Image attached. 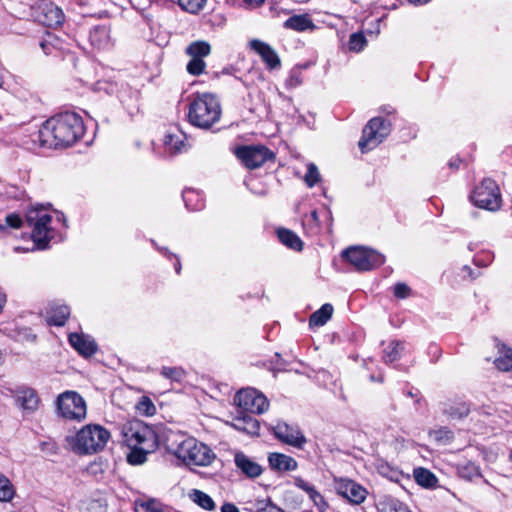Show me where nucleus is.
I'll list each match as a JSON object with an SVG mask.
<instances>
[{"label": "nucleus", "mask_w": 512, "mask_h": 512, "mask_svg": "<svg viewBox=\"0 0 512 512\" xmlns=\"http://www.w3.org/2000/svg\"><path fill=\"white\" fill-rule=\"evenodd\" d=\"M69 315L70 309L68 306H57L56 308H53L50 312L49 323L56 326H62L65 324Z\"/></svg>", "instance_id": "35"}, {"label": "nucleus", "mask_w": 512, "mask_h": 512, "mask_svg": "<svg viewBox=\"0 0 512 512\" xmlns=\"http://www.w3.org/2000/svg\"><path fill=\"white\" fill-rule=\"evenodd\" d=\"M243 1L250 8L259 7L265 2V0H243Z\"/></svg>", "instance_id": "49"}, {"label": "nucleus", "mask_w": 512, "mask_h": 512, "mask_svg": "<svg viewBox=\"0 0 512 512\" xmlns=\"http://www.w3.org/2000/svg\"><path fill=\"white\" fill-rule=\"evenodd\" d=\"M333 306L329 303L322 305L309 319L310 326H323L332 317Z\"/></svg>", "instance_id": "31"}, {"label": "nucleus", "mask_w": 512, "mask_h": 512, "mask_svg": "<svg viewBox=\"0 0 512 512\" xmlns=\"http://www.w3.org/2000/svg\"><path fill=\"white\" fill-rule=\"evenodd\" d=\"M84 131L82 118L74 112H65L43 124L39 130V140L46 147H66L80 139Z\"/></svg>", "instance_id": "1"}, {"label": "nucleus", "mask_w": 512, "mask_h": 512, "mask_svg": "<svg viewBox=\"0 0 512 512\" xmlns=\"http://www.w3.org/2000/svg\"><path fill=\"white\" fill-rule=\"evenodd\" d=\"M15 399L18 406L29 412L35 411L39 404L37 393L31 388L19 389L16 393Z\"/></svg>", "instance_id": "24"}, {"label": "nucleus", "mask_w": 512, "mask_h": 512, "mask_svg": "<svg viewBox=\"0 0 512 512\" xmlns=\"http://www.w3.org/2000/svg\"><path fill=\"white\" fill-rule=\"evenodd\" d=\"M283 26L286 29L297 32H303L315 27L312 19L307 14L293 15L284 22Z\"/></svg>", "instance_id": "26"}, {"label": "nucleus", "mask_w": 512, "mask_h": 512, "mask_svg": "<svg viewBox=\"0 0 512 512\" xmlns=\"http://www.w3.org/2000/svg\"><path fill=\"white\" fill-rule=\"evenodd\" d=\"M35 19L44 26L56 27L63 23L64 14L54 3L42 0L34 7Z\"/></svg>", "instance_id": "14"}, {"label": "nucleus", "mask_w": 512, "mask_h": 512, "mask_svg": "<svg viewBox=\"0 0 512 512\" xmlns=\"http://www.w3.org/2000/svg\"><path fill=\"white\" fill-rule=\"evenodd\" d=\"M366 43L364 36L360 33H354L350 36L349 49L352 51H360Z\"/></svg>", "instance_id": "42"}, {"label": "nucleus", "mask_w": 512, "mask_h": 512, "mask_svg": "<svg viewBox=\"0 0 512 512\" xmlns=\"http://www.w3.org/2000/svg\"><path fill=\"white\" fill-rule=\"evenodd\" d=\"M146 512H163L160 508L155 506H148Z\"/></svg>", "instance_id": "51"}, {"label": "nucleus", "mask_w": 512, "mask_h": 512, "mask_svg": "<svg viewBox=\"0 0 512 512\" xmlns=\"http://www.w3.org/2000/svg\"><path fill=\"white\" fill-rule=\"evenodd\" d=\"M436 435L438 439L446 438L447 440H451L453 438V433L446 428L437 430Z\"/></svg>", "instance_id": "46"}, {"label": "nucleus", "mask_w": 512, "mask_h": 512, "mask_svg": "<svg viewBox=\"0 0 512 512\" xmlns=\"http://www.w3.org/2000/svg\"><path fill=\"white\" fill-rule=\"evenodd\" d=\"M143 404H147V406H148L149 408H151L152 410H154V409H155V408H154V406H153V404H152L149 400H147V401L143 402Z\"/></svg>", "instance_id": "55"}, {"label": "nucleus", "mask_w": 512, "mask_h": 512, "mask_svg": "<svg viewBox=\"0 0 512 512\" xmlns=\"http://www.w3.org/2000/svg\"><path fill=\"white\" fill-rule=\"evenodd\" d=\"M153 445L137 446L130 448L127 454V461L131 465H141L147 460V455L153 450Z\"/></svg>", "instance_id": "30"}, {"label": "nucleus", "mask_w": 512, "mask_h": 512, "mask_svg": "<svg viewBox=\"0 0 512 512\" xmlns=\"http://www.w3.org/2000/svg\"><path fill=\"white\" fill-rule=\"evenodd\" d=\"M4 230H6V227L4 225L0 224V231H4Z\"/></svg>", "instance_id": "58"}, {"label": "nucleus", "mask_w": 512, "mask_h": 512, "mask_svg": "<svg viewBox=\"0 0 512 512\" xmlns=\"http://www.w3.org/2000/svg\"><path fill=\"white\" fill-rule=\"evenodd\" d=\"M275 509L276 508L274 506H268V507H265V508H262V509L258 510V512H272Z\"/></svg>", "instance_id": "52"}, {"label": "nucleus", "mask_w": 512, "mask_h": 512, "mask_svg": "<svg viewBox=\"0 0 512 512\" xmlns=\"http://www.w3.org/2000/svg\"><path fill=\"white\" fill-rule=\"evenodd\" d=\"M59 414L71 420H81L86 416L85 400L75 391H66L57 398Z\"/></svg>", "instance_id": "10"}, {"label": "nucleus", "mask_w": 512, "mask_h": 512, "mask_svg": "<svg viewBox=\"0 0 512 512\" xmlns=\"http://www.w3.org/2000/svg\"><path fill=\"white\" fill-rule=\"evenodd\" d=\"M236 156L248 169H256L273 159L274 153L265 146L248 145L237 148Z\"/></svg>", "instance_id": "12"}, {"label": "nucleus", "mask_w": 512, "mask_h": 512, "mask_svg": "<svg viewBox=\"0 0 512 512\" xmlns=\"http://www.w3.org/2000/svg\"><path fill=\"white\" fill-rule=\"evenodd\" d=\"M320 179L319 171L315 164L310 163L307 167L305 182L309 187H313Z\"/></svg>", "instance_id": "40"}, {"label": "nucleus", "mask_w": 512, "mask_h": 512, "mask_svg": "<svg viewBox=\"0 0 512 512\" xmlns=\"http://www.w3.org/2000/svg\"><path fill=\"white\" fill-rule=\"evenodd\" d=\"M90 44L99 50L109 49L113 46L114 40L111 35L110 25H96L89 31Z\"/></svg>", "instance_id": "17"}, {"label": "nucleus", "mask_w": 512, "mask_h": 512, "mask_svg": "<svg viewBox=\"0 0 512 512\" xmlns=\"http://www.w3.org/2000/svg\"><path fill=\"white\" fill-rule=\"evenodd\" d=\"M294 484L296 487L306 492L309 498L320 510L323 511L325 508H327L328 505L324 500L323 496L316 490V488L312 484L308 483L301 477H295Z\"/></svg>", "instance_id": "25"}, {"label": "nucleus", "mask_w": 512, "mask_h": 512, "mask_svg": "<svg viewBox=\"0 0 512 512\" xmlns=\"http://www.w3.org/2000/svg\"><path fill=\"white\" fill-rule=\"evenodd\" d=\"M110 436V432L103 426L88 424L74 435L67 436L66 441L77 455H91L102 451Z\"/></svg>", "instance_id": "3"}, {"label": "nucleus", "mask_w": 512, "mask_h": 512, "mask_svg": "<svg viewBox=\"0 0 512 512\" xmlns=\"http://www.w3.org/2000/svg\"><path fill=\"white\" fill-rule=\"evenodd\" d=\"M250 47L260 55L268 69L274 70L280 68L281 60L276 51L269 44L254 39L250 42Z\"/></svg>", "instance_id": "18"}, {"label": "nucleus", "mask_w": 512, "mask_h": 512, "mask_svg": "<svg viewBox=\"0 0 512 512\" xmlns=\"http://www.w3.org/2000/svg\"><path fill=\"white\" fill-rule=\"evenodd\" d=\"M5 222L9 227L14 229L21 228L23 224L21 217L16 213L8 214L5 218Z\"/></svg>", "instance_id": "44"}, {"label": "nucleus", "mask_w": 512, "mask_h": 512, "mask_svg": "<svg viewBox=\"0 0 512 512\" xmlns=\"http://www.w3.org/2000/svg\"><path fill=\"white\" fill-rule=\"evenodd\" d=\"M17 340H34L35 335H33L28 328H22L18 331V334L16 336Z\"/></svg>", "instance_id": "45"}, {"label": "nucleus", "mask_w": 512, "mask_h": 512, "mask_svg": "<svg viewBox=\"0 0 512 512\" xmlns=\"http://www.w3.org/2000/svg\"><path fill=\"white\" fill-rule=\"evenodd\" d=\"M16 494V489L9 478L0 473V502H10Z\"/></svg>", "instance_id": "33"}, {"label": "nucleus", "mask_w": 512, "mask_h": 512, "mask_svg": "<svg viewBox=\"0 0 512 512\" xmlns=\"http://www.w3.org/2000/svg\"><path fill=\"white\" fill-rule=\"evenodd\" d=\"M234 462L236 467L249 478H256L262 474L263 470L261 465L243 452H237L235 454Z\"/></svg>", "instance_id": "21"}, {"label": "nucleus", "mask_w": 512, "mask_h": 512, "mask_svg": "<svg viewBox=\"0 0 512 512\" xmlns=\"http://www.w3.org/2000/svg\"><path fill=\"white\" fill-rule=\"evenodd\" d=\"M342 257L358 271H368L385 262L382 254L365 247H350L342 252Z\"/></svg>", "instance_id": "6"}, {"label": "nucleus", "mask_w": 512, "mask_h": 512, "mask_svg": "<svg viewBox=\"0 0 512 512\" xmlns=\"http://www.w3.org/2000/svg\"><path fill=\"white\" fill-rule=\"evenodd\" d=\"M180 269H181V265H180V263H178V264L176 265V267H175V270H176V272H177V273H179V272H180Z\"/></svg>", "instance_id": "57"}, {"label": "nucleus", "mask_w": 512, "mask_h": 512, "mask_svg": "<svg viewBox=\"0 0 512 512\" xmlns=\"http://www.w3.org/2000/svg\"><path fill=\"white\" fill-rule=\"evenodd\" d=\"M273 431L278 440L295 448H302L307 442L306 437L298 427L285 422H278L273 427Z\"/></svg>", "instance_id": "16"}, {"label": "nucleus", "mask_w": 512, "mask_h": 512, "mask_svg": "<svg viewBox=\"0 0 512 512\" xmlns=\"http://www.w3.org/2000/svg\"><path fill=\"white\" fill-rule=\"evenodd\" d=\"M220 117V103L212 94H197L189 104L188 121L195 127L208 129L218 122Z\"/></svg>", "instance_id": "4"}, {"label": "nucleus", "mask_w": 512, "mask_h": 512, "mask_svg": "<svg viewBox=\"0 0 512 512\" xmlns=\"http://www.w3.org/2000/svg\"><path fill=\"white\" fill-rule=\"evenodd\" d=\"M164 144L170 151L179 152L184 142L180 135L169 133L165 136Z\"/></svg>", "instance_id": "38"}, {"label": "nucleus", "mask_w": 512, "mask_h": 512, "mask_svg": "<svg viewBox=\"0 0 512 512\" xmlns=\"http://www.w3.org/2000/svg\"><path fill=\"white\" fill-rule=\"evenodd\" d=\"M123 441L129 448L155 444L153 431L143 422L135 420L126 423L122 428Z\"/></svg>", "instance_id": "9"}, {"label": "nucleus", "mask_w": 512, "mask_h": 512, "mask_svg": "<svg viewBox=\"0 0 512 512\" xmlns=\"http://www.w3.org/2000/svg\"><path fill=\"white\" fill-rule=\"evenodd\" d=\"M188 496L193 503L204 510L213 511L216 508V504L213 499L201 490L193 489L190 491Z\"/></svg>", "instance_id": "29"}, {"label": "nucleus", "mask_w": 512, "mask_h": 512, "mask_svg": "<svg viewBox=\"0 0 512 512\" xmlns=\"http://www.w3.org/2000/svg\"><path fill=\"white\" fill-rule=\"evenodd\" d=\"M471 199L475 206L489 211H497L502 204L500 189L490 178L484 179L473 191Z\"/></svg>", "instance_id": "7"}, {"label": "nucleus", "mask_w": 512, "mask_h": 512, "mask_svg": "<svg viewBox=\"0 0 512 512\" xmlns=\"http://www.w3.org/2000/svg\"><path fill=\"white\" fill-rule=\"evenodd\" d=\"M278 238L281 243H283L288 248H291L296 251H301L303 248L302 240L291 230L288 229H278L277 231Z\"/></svg>", "instance_id": "28"}, {"label": "nucleus", "mask_w": 512, "mask_h": 512, "mask_svg": "<svg viewBox=\"0 0 512 512\" xmlns=\"http://www.w3.org/2000/svg\"><path fill=\"white\" fill-rule=\"evenodd\" d=\"M69 342L71 346L84 357L92 356L97 350L95 341L83 334L71 333L69 335Z\"/></svg>", "instance_id": "20"}, {"label": "nucleus", "mask_w": 512, "mask_h": 512, "mask_svg": "<svg viewBox=\"0 0 512 512\" xmlns=\"http://www.w3.org/2000/svg\"><path fill=\"white\" fill-rule=\"evenodd\" d=\"M196 193L193 190H186L183 192V200L187 207H189V201L196 197Z\"/></svg>", "instance_id": "47"}, {"label": "nucleus", "mask_w": 512, "mask_h": 512, "mask_svg": "<svg viewBox=\"0 0 512 512\" xmlns=\"http://www.w3.org/2000/svg\"><path fill=\"white\" fill-rule=\"evenodd\" d=\"M410 3L415 5H423L429 2L430 0H408Z\"/></svg>", "instance_id": "50"}, {"label": "nucleus", "mask_w": 512, "mask_h": 512, "mask_svg": "<svg viewBox=\"0 0 512 512\" xmlns=\"http://www.w3.org/2000/svg\"><path fill=\"white\" fill-rule=\"evenodd\" d=\"M335 489L340 496L352 504L364 502L367 496V490L363 486L347 478L335 480Z\"/></svg>", "instance_id": "15"}, {"label": "nucleus", "mask_w": 512, "mask_h": 512, "mask_svg": "<svg viewBox=\"0 0 512 512\" xmlns=\"http://www.w3.org/2000/svg\"><path fill=\"white\" fill-rule=\"evenodd\" d=\"M411 289L404 283H397L394 286V295L397 298L404 299L409 297Z\"/></svg>", "instance_id": "43"}, {"label": "nucleus", "mask_w": 512, "mask_h": 512, "mask_svg": "<svg viewBox=\"0 0 512 512\" xmlns=\"http://www.w3.org/2000/svg\"><path fill=\"white\" fill-rule=\"evenodd\" d=\"M161 375L172 381H181L185 376V371L181 367H167L161 368Z\"/></svg>", "instance_id": "37"}, {"label": "nucleus", "mask_w": 512, "mask_h": 512, "mask_svg": "<svg viewBox=\"0 0 512 512\" xmlns=\"http://www.w3.org/2000/svg\"><path fill=\"white\" fill-rule=\"evenodd\" d=\"M211 53V46L206 41H195L188 45L186 54L190 57L186 70L193 76H198L205 71L204 58Z\"/></svg>", "instance_id": "13"}, {"label": "nucleus", "mask_w": 512, "mask_h": 512, "mask_svg": "<svg viewBox=\"0 0 512 512\" xmlns=\"http://www.w3.org/2000/svg\"><path fill=\"white\" fill-rule=\"evenodd\" d=\"M268 462L270 468L277 472L294 471L298 467V463L293 457L283 453H270L268 456Z\"/></svg>", "instance_id": "22"}, {"label": "nucleus", "mask_w": 512, "mask_h": 512, "mask_svg": "<svg viewBox=\"0 0 512 512\" xmlns=\"http://www.w3.org/2000/svg\"><path fill=\"white\" fill-rule=\"evenodd\" d=\"M57 38L51 34H47V37L40 42V47L45 55L53 54V51L56 49L55 42Z\"/></svg>", "instance_id": "41"}, {"label": "nucleus", "mask_w": 512, "mask_h": 512, "mask_svg": "<svg viewBox=\"0 0 512 512\" xmlns=\"http://www.w3.org/2000/svg\"><path fill=\"white\" fill-rule=\"evenodd\" d=\"M404 351V344L400 341H391L384 350L383 359L386 363L398 360Z\"/></svg>", "instance_id": "34"}, {"label": "nucleus", "mask_w": 512, "mask_h": 512, "mask_svg": "<svg viewBox=\"0 0 512 512\" xmlns=\"http://www.w3.org/2000/svg\"><path fill=\"white\" fill-rule=\"evenodd\" d=\"M414 477L416 482L425 488H433L438 482L437 477L431 471L425 468L415 469Z\"/></svg>", "instance_id": "32"}, {"label": "nucleus", "mask_w": 512, "mask_h": 512, "mask_svg": "<svg viewBox=\"0 0 512 512\" xmlns=\"http://www.w3.org/2000/svg\"><path fill=\"white\" fill-rule=\"evenodd\" d=\"M221 512H239V509L234 504L225 503L221 507Z\"/></svg>", "instance_id": "48"}, {"label": "nucleus", "mask_w": 512, "mask_h": 512, "mask_svg": "<svg viewBox=\"0 0 512 512\" xmlns=\"http://www.w3.org/2000/svg\"><path fill=\"white\" fill-rule=\"evenodd\" d=\"M375 507L377 512H411L405 503L390 495H380Z\"/></svg>", "instance_id": "23"}, {"label": "nucleus", "mask_w": 512, "mask_h": 512, "mask_svg": "<svg viewBox=\"0 0 512 512\" xmlns=\"http://www.w3.org/2000/svg\"><path fill=\"white\" fill-rule=\"evenodd\" d=\"M442 412L451 420H462L471 411L470 403L462 399H449L442 403Z\"/></svg>", "instance_id": "19"}, {"label": "nucleus", "mask_w": 512, "mask_h": 512, "mask_svg": "<svg viewBox=\"0 0 512 512\" xmlns=\"http://www.w3.org/2000/svg\"><path fill=\"white\" fill-rule=\"evenodd\" d=\"M464 269L469 271L470 277L475 278V276L473 275V273L471 272V269L469 267L465 266Z\"/></svg>", "instance_id": "56"}, {"label": "nucleus", "mask_w": 512, "mask_h": 512, "mask_svg": "<svg viewBox=\"0 0 512 512\" xmlns=\"http://www.w3.org/2000/svg\"><path fill=\"white\" fill-rule=\"evenodd\" d=\"M390 133V123L381 117L372 118L364 127L358 143L364 153L377 147Z\"/></svg>", "instance_id": "8"}, {"label": "nucleus", "mask_w": 512, "mask_h": 512, "mask_svg": "<svg viewBox=\"0 0 512 512\" xmlns=\"http://www.w3.org/2000/svg\"><path fill=\"white\" fill-rule=\"evenodd\" d=\"M4 70L0 68V87L3 85L4 83Z\"/></svg>", "instance_id": "53"}, {"label": "nucleus", "mask_w": 512, "mask_h": 512, "mask_svg": "<svg viewBox=\"0 0 512 512\" xmlns=\"http://www.w3.org/2000/svg\"><path fill=\"white\" fill-rule=\"evenodd\" d=\"M311 217H312V219H313L315 222H318V221H319L317 211H315V210H314V211H312V213H311Z\"/></svg>", "instance_id": "54"}, {"label": "nucleus", "mask_w": 512, "mask_h": 512, "mask_svg": "<svg viewBox=\"0 0 512 512\" xmlns=\"http://www.w3.org/2000/svg\"><path fill=\"white\" fill-rule=\"evenodd\" d=\"M509 459L512 462V449H511V452H510V455H509Z\"/></svg>", "instance_id": "59"}, {"label": "nucleus", "mask_w": 512, "mask_h": 512, "mask_svg": "<svg viewBox=\"0 0 512 512\" xmlns=\"http://www.w3.org/2000/svg\"><path fill=\"white\" fill-rule=\"evenodd\" d=\"M26 221L33 227L32 239L39 249H45L52 238L50 223L52 217L43 211L42 207L30 209L26 215Z\"/></svg>", "instance_id": "5"}, {"label": "nucleus", "mask_w": 512, "mask_h": 512, "mask_svg": "<svg viewBox=\"0 0 512 512\" xmlns=\"http://www.w3.org/2000/svg\"><path fill=\"white\" fill-rule=\"evenodd\" d=\"M497 348L501 355L494 361L496 368L503 372L512 370V349L499 342L497 343Z\"/></svg>", "instance_id": "27"}, {"label": "nucleus", "mask_w": 512, "mask_h": 512, "mask_svg": "<svg viewBox=\"0 0 512 512\" xmlns=\"http://www.w3.org/2000/svg\"><path fill=\"white\" fill-rule=\"evenodd\" d=\"M234 403L243 412L252 414H262L269 407L266 397L254 388L239 390L234 397Z\"/></svg>", "instance_id": "11"}, {"label": "nucleus", "mask_w": 512, "mask_h": 512, "mask_svg": "<svg viewBox=\"0 0 512 512\" xmlns=\"http://www.w3.org/2000/svg\"><path fill=\"white\" fill-rule=\"evenodd\" d=\"M206 0H179L181 8L189 13H198L205 5Z\"/></svg>", "instance_id": "39"}, {"label": "nucleus", "mask_w": 512, "mask_h": 512, "mask_svg": "<svg viewBox=\"0 0 512 512\" xmlns=\"http://www.w3.org/2000/svg\"><path fill=\"white\" fill-rule=\"evenodd\" d=\"M167 449L189 466H209L216 457L204 443L181 434H172L167 439Z\"/></svg>", "instance_id": "2"}, {"label": "nucleus", "mask_w": 512, "mask_h": 512, "mask_svg": "<svg viewBox=\"0 0 512 512\" xmlns=\"http://www.w3.org/2000/svg\"><path fill=\"white\" fill-rule=\"evenodd\" d=\"M234 427L248 433H256L259 429V423L255 418L247 415L242 418H237Z\"/></svg>", "instance_id": "36"}]
</instances>
